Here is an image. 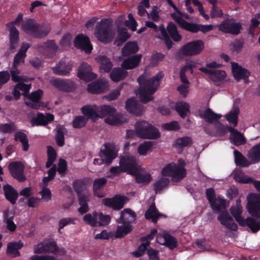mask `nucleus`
I'll return each mask as SVG.
<instances>
[{
	"label": "nucleus",
	"mask_w": 260,
	"mask_h": 260,
	"mask_svg": "<svg viewBox=\"0 0 260 260\" xmlns=\"http://www.w3.org/2000/svg\"><path fill=\"white\" fill-rule=\"evenodd\" d=\"M125 107L128 112L136 116H140L143 113L142 106L134 98L127 100Z\"/></svg>",
	"instance_id": "obj_21"
},
{
	"label": "nucleus",
	"mask_w": 260,
	"mask_h": 260,
	"mask_svg": "<svg viewBox=\"0 0 260 260\" xmlns=\"http://www.w3.org/2000/svg\"><path fill=\"white\" fill-rule=\"evenodd\" d=\"M240 113V110L238 106L234 105L233 109L228 113L225 118L227 121L230 123L232 124L234 127H235L238 124V115Z\"/></svg>",
	"instance_id": "obj_40"
},
{
	"label": "nucleus",
	"mask_w": 260,
	"mask_h": 260,
	"mask_svg": "<svg viewBox=\"0 0 260 260\" xmlns=\"http://www.w3.org/2000/svg\"><path fill=\"white\" fill-rule=\"evenodd\" d=\"M54 116L52 114L47 113L45 116L41 113H38L36 117H34L30 119L32 126H45L49 122L53 121Z\"/></svg>",
	"instance_id": "obj_20"
},
{
	"label": "nucleus",
	"mask_w": 260,
	"mask_h": 260,
	"mask_svg": "<svg viewBox=\"0 0 260 260\" xmlns=\"http://www.w3.org/2000/svg\"><path fill=\"white\" fill-rule=\"evenodd\" d=\"M36 48L40 52L46 55L47 57L52 58L57 52L58 46L54 40H50L43 44L37 45Z\"/></svg>",
	"instance_id": "obj_10"
},
{
	"label": "nucleus",
	"mask_w": 260,
	"mask_h": 260,
	"mask_svg": "<svg viewBox=\"0 0 260 260\" xmlns=\"http://www.w3.org/2000/svg\"><path fill=\"white\" fill-rule=\"evenodd\" d=\"M55 140L58 146L62 147L64 144V135L63 128L59 126L57 128Z\"/></svg>",
	"instance_id": "obj_64"
},
{
	"label": "nucleus",
	"mask_w": 260,
	"mask_h": 260,
	"mask_svg": "<svg viewBox=\"0 0 260 260\" xmlns=\"http://www.w3.org/2000/svg\"><path fill=\"white\" fill-rule=\"evenodd\" d=\"M164 76L163 72L160 71L152 78L147 79L145 74H143L137 79L140 85L138 89L139 98L143 104H146L153 99L151 95L157 90Z\"/></svg>",
	"instance_id": "obj_1"
},
{
	"label": "nucleus",
	"mask_w": 260,
	"mask_h": 260,
	"mask_svg": "<svg viewBox=\"0 0 260 260\" xmlns=\"http://www.w3.org/2000/svg\"><path fill=\"white\" fill-rule=\"evenodd\" d=\"M111 217L109 215L104 214L103 213H98L97 215V226H106L111 221Z\"/></svg>",
	"instance_id": "obj_62"
},
{
	"label": "nucleus",
	"mask_w": 260,
	"mask_h": 260,
	"mask_svg": "<svg viewBox=\"0 0 260 260\" xmlns=\"http://www.w3.org/2000/svg\"><path fill=\"white\" fill-rule=\"evenodd\" d=\"M206 196L207 200L210 203L211 207L213 210L220 211V205L216 203V198L215 190L213 188L211 187L206 189Z\"/></svg>",
	"instance_id": "obj_36"
},
{
	"label": "nucleus",
	"mask_w": 260,
	"mask_h": 260,
	"mask_svg": "<svg viewBox=\"0 0 260 260\" xmlns=\"http://www.w3.org/2000/svg\"><path fill=\"white\" fill-rule=\"evenodd\" d=\"M74 46L87 54L90 53L93 49L89 37L83 34H80L75 37Z\"/></svg>",
	"instance_id": "obj_13"
},
{
	"label": "nucleus",
	"mask_w": 260,
	"mask_h": 260,
	"mask_svg": "<svg viewBox=\"0 0 260 260\" xmlns=\"http://www.w3.org/2000/svg\"><path fill=\"white\" fill-rule=\"evenodd\" d=\"M17 129L14 122L0 124V132L5 134H11Z\"/></svg>",
	"instance_id": "obj_63"
},
{
	"label": "nucleus",
	"mask_w": 260,
	"mask_h": 260,
	"mask_svg": "<svg viewBox=\"0 0 260 260\" xmlns=\"http://www.w3.org/2000/svg\"><path fill=\"white\" fill-rule=\"evenodd\" d=\"M73 186L78 197L83 196L82 193L86 189V183L83 179H76L73 183Z\"/></svg>",
	"instance_id": "obj_53"
},
{
	"label": "nucleus",
	"mask_w": 260,
	"mask_h": 260,
	"mask_svg": "<svg viewBox=\"0 0 260 260\" xmlns=\"http://www.w3.org/2000/svg\"><path fill=\"white\" fill-rule=\"evenodd\" d=\"M248 156L254 164L260 161V142L250 149Z\"/></svg>",
	"instance_id": "obj_47"
},
{
	"label": "nucleus",
	"mask_w": 260,
	"mask_h": 260,
	"mask_svg": "<svg viewBox=\"0 0 260 260\" xmlns=\"http://www.w3.org/2000/svg\"><path fill=\"white\" fill-rule=\"evenodd\" d=\"M79 204L80 207L78 209V211L81 215L86 213L89 210L88 203L90 201L88 196L83 195L78 197Z\"/></svg>",
	"instance_id": "obj_49"
},
{
	"label": "nucleus",
	"mask_w": 260,
	"mask_h": 260,
	"mask_svg": "<svg viewBox=\"0 0 260 260\" xmlns=\"http://www.w3.org/2000/svg\"><path fill=\"white\" fill-rule=\"evenodd\" d=\"M127 75V72L122 68H115L113 69L110 76L114 82H118L124 79Z\"/></svg>",
	"instance_id": "obj_41"
},
{
	"label": "nucleus",
	"mask_w": 260,
	"mask_h": 260,
	"mask_svg": "<svg viewBox=\"0 0 260 260\" xmlns=\"http://www.w3.org/2000/svg\"><path fill=\"white\" fill-rule=\"evenodd\" d=\"M92 69L86 62H82L78 69L77 76L81 80L89 82L96 78V75L91 72Z\"/></svg>",
	"instance_id": "obj_17"
},
{
	"label": "nucleus",
	"mask_w": 260,
	"mask_h": 260,
	"mask_svg": "<svg viewBox=\"0 0 260 260\" xmlns=\"http://www.w3.org/2000/svg\"><path fill=\"white\" fill-rule=\"evenodd\" d=\"M135 129L136 135L142 139L155 140L160 137L158 128L146 121L137 122L135 124Z\"/></svg>",
	"instance_id": "obj_3"
},
{
	"label": "nucleus",
	"mask_w": 260,
	"mask_h": 260,
	"mask_svg": "<svg viewBox=\"0 0 260 260\" xmlns=\"http://www.w3.org/2000/svg\"><path fill=\"white\" fill-rule=\"evenodd\" d=\"M204 47V42L201 40H198L186 43L180 51L184 56H195L200 54Z\"/></svg>",
	"instance_id": "obj_5"
},
{
	"label": "nucleus",
	"mask_w": 260,
	"mask_h": 260,
	"mask_svg": "<svg viewBox=\"0 0 260 260\" xmlns=\"http://www.w3.org/2000/svg\"><path fill=\"white\" fill-rule=\"evenodd\" d=\"M139 50V47L136 42H127L121 50L122 55L123 57H128L137 53Z\"/></svg>",
	"instance_id": "obj_34"
},
{
	"label": "nucleus",
	"mask_w": 260,
	"mask_h": 260,
	"mask_svg": "<svg viewBox=\"0 0 260 260\" xmlns=\"http://www.w3.org/2000/svg\"><path fill=\"white\" fill-rule=\"evenodd\" d=\"M229 131L231 133V142L236 146L244 145L246 143V140L243 135L233 127H229Z\"/></svg>",
	"instance_id": "obj_32"
},
{
	"label": "nucleus",
	"mask_w": 260,
	"mask_h": 260,
	"mask_svg": "<svg viewBox=\"0 0 260 260\" xmlns=\"http://www.w3.org/2000/svg\"><path fill=\"white\" fill-rule=\"evenodd\" d=\"M142 55L140 54L133 55L125 59L121 63V68L124 70H131L137 67L142 58Z\"/></svg>",
	"instance_id": "obj_25"
},
{
	"label": "nucleus",
	"mask_w": 260,
	"mask_h": 260,
	"mask_svg": "<svg viewBox=\"0 0 260 260\" xmlns=\"http://www.w3.org/2000/svg\"><path fill=\"white\" fill-rule=\"evenodd\" d=\"M175 110L182 118H185L190 113L189 105L184 102H177L175 106Z\"/></svg>",
	"instance_id": "obj_42"
},
{
	"label": "nucleus",
	"mask_w": 260,
	"mask_h": 260,
	"mask_svg": "<svg viewBox=\"0 0 260 260\" xmlns=\"http://www.w3.org/2000/svg\"><path fill=\"white\" fill-rule=\"evenodd\" d=\"M21 26L26 34L37 38L46 37L50 31L49 26L37 23L35 20L31 18L25 20Z\"/></svg>",
	"instance_id": "obj_2"
},
{
	"label": "nucleus",
	"mask_w": 260,
	"mask_h": 260,
	"mask_svg": "<svg viewBox=\"0 0 260 260\" xmlns=\"http://www.w3.org/2000/svg\"><path fill=\"white\" fill-rule=\"evenodd\" d=\"M136 214L131 209L126 208L121 212L119 218L117 220L118 223L131 224L136 220Z\"/></svg>",
	"instance_id": "obj_22"
},
{
	"label": "nucleus",
	"mask_w": 260,
	"mask_h": 260,
	"mask_svg": "<svg viewBox=\"0 0 260 260\" xmlns=\"http://www.w3.org/2000/svg\"><path fill=\"white\" fill-rule=\"evenodd\" d=\"M43 95V91L41 89L31 92L29 94H27L28 100L25 101V104L29 107L38 109L43 107V103L40 101Z\"/></svg>",
	"instance_id": "obj_16"
},
{
	"label": "nucleus",
	"mask_w": 260,
	"mask_h": 260,
	"mask_svg": "<svg viewBox=\"0 0 260 260\" xmlns=\"http://www.w3.org/2000/svg\"><path fill=\"white\" fill-rule=\"evenodd\" d=\"M138 159L134 156H123L120 159L119 165L124 172L133 175L138 170L140 166L138 165Z\"/></svg>",
	"instance_id": "obj_6"
},
{
	"label": "nucleus",
	"mask_w": 260,
	"mask_h": 260,
	"mask_svg": "<svg viewBox=\"0 0 260 260\" xmlns=\"http://www.w3.org/2000/svg\"><path fill=\"white\" fill-rule=\"evenodd\" d=\"M3 190L6 199L12 204H15L19 196L17 191L9 184L5 185Z\"/></svg>",
	"instance_id": "obj_29"
},
{
	"label": "nucleus",
	"mask_w": 260,
	"mask_h": 260,
	"mask_svg": "<svg viewBox=\"0 0 260 260\" xmlns=\"http://www.w3.org/2000/svg\"><path fill=\"white\" fill-rule=\"evenodd\" d=\"M98 212L94 211L92 214L88 213L85 214L83 218V221L87 224L92 227H97Z\"/></svg>",
	"instance_id": "obj_55"
},
{
	"label": "nucleus",
	"mask_w": 260,
	"mask_h": 260,
	"mask_svg": "<svg viewBox=\"0 0 260 260\" xmlns=\"http://www.w3.org/2000/svg\"><path fill=\"white\" fill-rule=\"evenodd\" d=\"M192 143L191 138L189 137L185 136L176 139L173 144V146L181 152L184 147L190 145Z\"/></svg>",
	"instance_id": "obj_43"
},
{
	"label": "nucleus",
	"mask_w": 260,
	"mask_h": 260,
	"mask_svg": "<svg viewBox=\"0 0 260 260\" xmlns=\"http://www.w3.org/2000/svg\"><path fill=\"white\" fill-rule=\"evenodd\" d=\"M200 70L206 74L210 75L211 79L216 82L221 81L226 77V73L224 71L215 69H208L207 68L202 67Z\"/></svg>",
	"instance_id": "obj_28"
},
{
	"label": "nucleus",
	"mask_w": 260,
	"mask_h": 260,
	"mask_svg": "<svg viewBox=\"0 0 260 260\" xmlns=\"http://www.w3.org/2000/svg\"><path fill=\"white\" fill-rule=\"evenodd\" d=\"M217 220L227 229L233 231L238 230L237 224L234 222L233 218L227 211H222L218 216Z\"/></svg>",
	"instance_id": "obj_19"
},
{
	"label": "nucleus",
	"mask_w": 260,
	"mask_h": 260,
	"mask_svg": "<svg viewBox=\"0 0 260 260\" xmlns=\"http://www.w3.org/2000/svg\"><path fill=\"white\" fill-rule=\"evenodd\" d=\"M88 122V118L84 116H77L74 117L73 121V126L75 128H81L84 127Z\"/></svg>",
	"instance_id": "obj_60"
},
{
	"label": "nucleus",
	"mask_w": 260,
	"mask_h": 260,
	"mask_svg": "<svg viewBox=\"0 0 260 260\" xmlns=\"http://www.w3.org/2000/svg\"><path fill=\"white\" fill-rule=\"evenodd\" d=\"M231 64L233 76L237 81L246 79L249 76V72L247 69L239 66L238 63L232 62Z\"/></svg>",
	"instance_id": "obj_24"
},
{
	"label": "nucleus",
	"mask_w": 260,
	"mask_h": 260,
	"mask_svg": "<svg viewBox=\"0 0 260 260\" xmlns=\"http://www.w3.org/2000/svg\"><path fill=\"white\" fill-rule=\"evenodd\" d=\"M94 34L97 39L102 42L111 41L114 35L112 25L108 19H102L96 25Z\"/></svg>",
	"instance_id": "obj_4"
},
{
	"label": "nucleus",
	"mask_w": 260,
	"mask_h": 260,
	"mask_svg": "<svg viewBox=\"0 0 260 260\" xmlns=\"http://www.w3.org/2000/svg\"><path fill=\"white\" fill-rule=\"evenodd\" d=\"M14 140L21 142L24 151H27L28 150L29 145L26 134L22 132H16L14 135Z\"/></svg>",
	"instance_id": "obj_48"
},
{
	"label": "nucleus",
	"mask_w": 260,
	"mask_h": 260,
	"mask_svg": "<svg viewBox=\"0 0 260 260\" xmlns=\"http://www.w3.org/2000/svg\"><path fill=\"white\" fill-rule=\"evenodd\" d=\"M133 176H135V181L138 184L147 185L152 180L151 174L149 173H141L140 170H138Z\"/></svg>",
	"instance_id": "obj_38"
},
{
	"label": "nucleus",
	"mask_w": 260,
	"mask_h": 260,
	"mask_svg": "<svg viewBox=\"0 0 260 260\" xmlns=\"http://www.w3.org/2000/svg\"><path fill=\"white\" fill-rule=\"evenodd\" d=\"M23 243L21 241L10 242L7 244L6 253L12 257H19L21 255L19 250L23 247Z\"/></svg>",
	"instance_id": "obj_27"
},
{
	"label": "nucleus",
	"mask_w": 260,
	"mask_h": 260,
	"mask_svg": "<svg viewBox=\"0 0 260 260\" xmlns=\"http://www.w3.org/2000/svg\"><path fill=\"white\" fill-rule=\"evenodd\" d=\"M169 183V180L167 178L162 177L157 180L154 184V190L155 194L160 193L161 191L166 188Z\"/></svg>",
	"instance_id": "obj_56"
},
{
	"label": "nucleus",
	"mask_w": 260,
	"mask_h": 260,
	"mask_svg": "<svg viewBox=\"0 0 260 260\" xmlns=\"http://www.w3.org/2000/svg\"><path fill=\"white\" fill-rule=\"evenodd\" d=\"M163 215L160 213L156 209L154 203L151 204L145 213V217L147 220H151L152 222L155 223L158 218Z\"/></svg>",
	"instance_id": "obj_31"
},
{
	"label": "nucleus",
	"mask_w": 260,
	"mask_h": 260,
	"mask_svg": "<svg viewBox=\"0 0 260 260\" xmlns=\"http://www.w3.org/2000/svg\"><path fill=\"white\" fill-rule=\"evenodd\" d=\"M246 225L251 230L252 233H256L260 230V220L248 217L247 218Z\"/></svg>",
	"instance_id": "obj_58"
},
{
	"label": "nucleus",
	"mask_w": 260,
	"mask_h": 260,
	"mask_svg": "<svg viewBox=\"0 0 260 260\" xmlns=\"http://www.w3.org/2000/svg\"><path fill=\"white\" fill-rule=\"evenodd\" d=\"M181 28L192 33H196L199 31L206 33L212 30L213 27L211 24L203 25L185 21Z\"/></svg>",
	"instance_id": "obj_18"
},
{
	"label": "nucleus",
	"mask_w": 260,
	"mask_h": 260,
	"mask_svg": "<svg viewBox=\"0 0 260 260\" xmlns=\"http://www.w3.org/2000/svg\"><path fill=\"white\" fill-rule=\"evenodd\" d=\"M107 183V180L104 177L96 178L93 180V192L95 196L99 198H103L105 196L102 191Z\"/></svg>",
	"instance_id": "obj_26"
},
{
	"label": "nucleus",
	"mask_w": 260,
	"mask_h": 260,
	"mask_svg": "<svg viewBox=\"0 0 260 260\" xmlns=\"http://www.w3.org/2000/svg\"><path fill=\"white\" fill-rule=\"evenodd\" d=\"M159 30L160 31L161 35V37L159 38L164 41L168 50L171 49L173 45V42L169 36L167 28H165L164 24H161L159 26Z\"/></svg>",
	"instance_id": "obj_51"
},
{
	"label": "nucleus",
	"mask_w": 260,
	"mask_h": 260,
	"mask_svg": "<svg viewBox=\"0 0 260 260\" xmlns=\"http://www.w3.org/2000/svg\"><path fill=\"white\" fill-rule=\"evenodd\" d=\"M164 242L161 244L166 245L170 249L173 250L177 246V241L175 238L170 234L165 233L163 235Z\"/></svg>",
	"instance_id": "obj_54"
},
{
	"label": "nucleus",
	"mask_w": 260,
	"mask_h": 260,
	"mask_svg": "<svg viewBox=\"0 0 260 260\" xmlns=\"http://www.w3.org/2000/svg\"><path fill=\"white\" fill-rule=\"evenodd\" d=\"M73 68L72 63L68 59L62 58L54 67L52 68L54 74L58 76H69Z\"/></svg>",
	"instance_id": "obj_14"
},
{
	"label": "nucleus",
	"mask_w": 260,
	"mask_h": 260,
	"mask_svg": "<svg viewBox=\"0 0 260 260\" xmlns=\"http://www.w3.org/2000/svg\"><path fill=\"white\" fill-rule=\"evenodd\" d=\"M107 85L106 83L102 80H96L87 86V91L92 94L103 93L106 90Z\"/></svg>",
	"instance_id": "obj_30"
},
{
	"label": "nucleus",
	"mask_w": 260,
	"mask_h": 260,
	"mask_svg": "<svg viewBox=\"0 0 260 260\" xmlns=\"http://www.w3.org/2000/svg\"><path fill=\"white\" fill-rule=\"evenodd\" d=\"M4 222L7 224V229L11 232H14L17 228L16 224L14 222V215L9 209L4 212Z\"/></svg>",
	"instance_id": "obj_35"
},
{
	"label": "nucleus",
	"mask_w": 260,
	"mask_h": 260,
	"mask_svg": "<svg viewBox=\"0 0 260 260\" xmlns=\"http://www.w3.org/2000/svg\"><path fill=\"white\" fill-rule=\"evenodd\" d=\"M186 175V171L184 168L179 167L175 165V167H174L173 173L171 177L173 180H176L178 181L184 178Z\"/></svg>",
	"instance_id": "obj_57"
},
{
	"label": "nucleus",
	"mask_w": 260,
	"mask_h": 260,
	"mask_svg": "<svg viewBox=\"0 0 260 260\" xmlns=\"http://www.w3.org/2000/svg\"><path fill=\"white\" fill-rule=\"evenodd\" d=\"M200 116L204 118L207 122L212 123L214 121H218L221 115L215 113L210 108H208L205 110L203 114H200Z\"/></svg>",
	"instance_id": "obj_44"
},
{
	"label": "nucleus",
	"mask_w": 260,
	"mask_h": 260,
	"mask_svg": "<svg viewBox=\"0 0 260 260\" xmlns=\"http://www.w3.org/2000/svg\"><path fill=\"white\" fill-rule=\"evenodd\" d=\"M81 111L85 117L88 118V120L91 119L93 122L96 121L99 118L96 105H85L81 108Z\"/></svg>",
	"instance_id": "obj_23"
},
{
	"label": "nucleus",
	"mask_w": 260,
	"mask_h": 260,
	"mask_svg": "<svg viewBox=\"0 0 260 260\" xmlns=\"http://www.w3.org/2000/svg\"><path fill=\"white\" fill-rule=\"evenodd\" d=\"M218 29L226 34L238 35L242 29V26L240 22H235L231 19H226L222 21L218 26Z\"/></svg>",
	"instance_id": "obj_9"
},
{
	"label": "nucleus",
	"mask_w": 260,
	"mask_h": 260,
	"mask_svg": "<svg viewBox=\"0 0 260 260\" xmlns=\"http://www.w3.org/2000/svg\"><path fill=\"white\" fill-rule=\"evenodd\" d=\"M150 244V241L142 242L138 248L132 252V255L136 257H139L142 256L145 251L148 249V247Z\"/></svg>",
	"instance_id": "obj_61"
},
{
	"label": "nucleus",
	"mask_w": 260,
	"mask_h": 260,
	"mask_svg": "<svg viewBox=\"0 0 260 260\" xmlns=\"http://www.w3.org/2000/svg\"><path fill=\"white\" fill-rule=\"evenodd\" d=\"M235 156V162L237 166L241 167H246L251 165L249 161L243 154L238 150H235L234 151Z\"/></svg>",
	"instance_id": "obj_45"
},
{
	"label": "nucleus",
	"mask_w": 260,
	"mask_h": 260,
	"mask_svg": "<svg viewBox=\"0 0 260 260\" xmlns=\"http://www.w3.org/2000/svg\"><path fill=\"white\" fill-rule=\"evenodd\" d=\"M130 35L125 29H123L118 32V35L114 41V44L117 46L121 45L129 38Z\"/></svg>",
	"instance_id": "obj_59"
},
{
	"label": "nucleus",
	"mask_w": 260,
	"mask_h": 260,
	"mask_svg": "<svg viewBox=\"0 0 260 260\" xmlns=\"http://www.w3.org/2000/svg\"><path fill=\"white\" fill-rule=\"evenodd\" d=\"M154 144L152 141H145L141 143L138 147V153L141 155H146L148 152L152 151Z\"/></svg>",
	"instance_id": "obj_52"
},
{
	"label": "nucleus",
	"mask_w": 260,
	"mask_h": 260,
	"mask_svg": "<svg viewBox=\"0 0 260 260\" xmlns=\"http://www.w3.org/2000/svg\"><path fill=\"white\" fill-rule=\"evenodd\" d=\"M168 34L171 40L174 42H178L182 39V36L179 34L176 24L173 22L168 23L167 26Z\"/></svg>",
	"instance_id": "obj_33"
},
{
	"label": "nucleus",
	"mask_w": 260,
	"mask_h": 260,
	"mask_svg": "<svg viewBox=\"0 0 260 260\" xmlns=\"http://www.w3.org/2000/svg\"><path fill=\"white\" fill-rule=\"evenodd\" d=\"M247 199L248 212L252 216L260 218V194L251 193L248 195Z\"/></svg>",
	"instance_id": "obj_7"
},
{
	"label": "nucleus",
	"mask_w": 260,
	"mask_h": 260,
	"mask_svg": "<svg viewBox=\"0 0 260 260\" xmlns=\"http://www.w3.org/2000/svg\"><path fill=\"white\" fill-rule=\"evenodd\" d=\"M51 83L53 86L64 92H72L77 88L75 82L69 79H55L52 80Z\"/></svg>",
	"instance_id": "obj_15"
},
{
	"label": "nucleus",
	"mask_w": 260,
	"mask_h": 260,
	"mask_svg": "<svg viewBox=\"0 0 260 260\" xmlns=\"http://www.w3.org/2000/svg\"><path fill=\"white\" fill-rule=\"evenodd\" d=\"M10 46L9 49L13 50L16 48L19 41V32L16 27H9Z\"/></svg>",
	"instance_id": "obj_37"
},
{
	"label": "nucleus",
	"mask_w": 260,
	"mask_h": 260,
	"mask_svg": "<svg viewBox=\"0 0 260 260\" xmlns=\"http://www.w3.org/2000/svg\"><path fill=\"white\" fill-rule=\"evenodd\" d=\"M12 176L19 182H24L26 178L24 174V166L21 161H13L8 166Z\"/></svg>",
	"instance_id": "obj_11"
},
{
	"label": "nucleus",
	"mask_w": 260,
	"mask_h": 260,
	"mask_svg": "<svg viewBox=\"0 0 260 260\" xmlns=\"http://www.w3.org/2000/svg\"><path fill=\"white\" fill-rule=\"evenodd\" d=\"M127 197L120 194H116L112 198H107L102 200L103 204L114 210L118 211L123 208L127 201Z\"/></svg>",
	"instance_id": "obj_8"
},
{
	"label": "nucleus",
	"mask_w": 260,
	"mask_h": 260,
	"mask_svg": "<svg viewBox=\"0 0 260 260\" xmlns=\"http://www.w3.org/2000/svg\"><path fill=\"white\" fill-rule=\"evenodd\" d=\"M98 111L99 117L103 118L107 115L110 117L115 115L116 110L112 106L104 105L98 107Z\"/></svg>",
	"instance_id": "obj_46"
},
{
	"label": "nucleus",
	"mask_w": 260,
	"mask_h": 260,
	"mask_svg": "<svg viewBox=\"0 0 260 260\" xmlns=\"http://www.w3.org/2000/svg\"><path fill=\"white\" fill-rule=\"evenodd\" d=\"M122 225H118L116 228V237L121 238L130 233L133 230V226L131 224L122 223Z\"/></svg>",
	"instance_id": "obj_50"
},
{
	"label": "nucleus",
	"mask_w": 260,
	"mask_h": 260,
	"mask_svg": "<svg viewBox=\"0 0 260 260\" xmlns=\"http://www.w3.org/2000/svg\"><path fill=\"white\" fill-rule=\"evenodd\" d=\"M104 146V148L101 149L99 155L100 157H103L105 165L109 166L117 156V152L113 145L111 143H105Z\"/></svg>",
	"instance_id": "obj_12"
},
{
	"label": "nucleus",
	"mask_w": 260,
	"mask_h": 260,
	"mask_svg": "<svg viewBox=\"0 0 260 260\" xmlns=\"http://www.w3.org/2000/svg\"><path fill=\"white\" fill-rule=\"evenodd\" d=\"M96 59L100 64V69L101 72L109 73L110 72L113 64L109 58L103 55L99 56Z\"/></svg>",
	"instance_id": "obj_39"
}]
</instances>
